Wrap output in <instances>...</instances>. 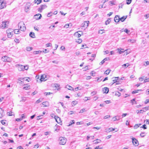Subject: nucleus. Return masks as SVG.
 <instances>
[{"mask_svg":"<svg viewBox=\"0 0 149 149\" xmlns=\"http://www.w3.org/2000/svg\"><path fill=\"white\" fill-rule=\"evenodd\" d=\"M33 49V48L32 47H26V50L28 51H30L32 50Z\"/></svg>","mask_w":149,"mask_h":149,"instance_id":"obj_37","label":"nucleus"},{"mask_svg":"<svg viewBox=\"0 0 149 149\" xmlns=\"http://www.w3.org/2000/svg\"><path fill=\"white\" fill-rule=\"evenodd\" d=\"M13 113L11 111L7 113L8 115H9V116H12L14 115V114H13Z\"/></svg>","mask_w":149,"mask_h":149,"instance_id":"obj_34","label":"nucleus"},{"mask_svg":"<svg viewBox=\"0 0 149 149\" xmlns=\"http://www.w3.org/2000/svg\"><path fill=\"white\" fill-rule=\"evenodd\" d=\"M111 21V19L110 18H108L107 20L105 22V24L107 25L109 23V22Z\"/></svg>","mask_w":149,"mask_h":149,"instance_id":"obj_35","label":"nucleus"},{"mask_svg":"<svg viewBox=\"0 0 149 149\" xmlns=\"http://www.w3.org/2000/svg\"><path fill=\"white\" fill-rule=\"evenodd\" d=\"M8 38H11L13 34V30L11 29H8L6 31Z\"/></svg>","mask_w":149,"mask_h":149,"instance_id":"obj_2","label":"nucleus"},{"mask_svg":"<svg viewBox=\"0 0 149 149\" xmlns=\"http://www.w3.org/2000/svg\"><path fill=\"white\" fill-rule=\"evenodd\" d=\"M78 32H77L75 33L74 34V35L77 38H79L81 36V35L80 34L78 33Z\"/></svg>","mask_w":149,"mask_h":149,"instance_id":"obj_23","label":"nucleus"},{"mask_svg":"<svg viewBox=\"0 0 149 149\" xmlns=\"http://www.w3.org/2000/svg\"><path fill=\"white\" fill-rule=\"evenodd\" d=\"M42 52V51H40V50L36 51H34L33 52V54H40Z\"/></svg>","mask_w":149,"mask_h":149,"instance_id":"obj_24","label":"nucleus"},{"mask_svg":"<svg viewBox=\"0 0 149 149\" xmlns=\"http://www.w3.org/2000/svg\"><path fill=\"white\" fill-rule=\"evenodd\" d=\"M1 60L3 61L10 62L11 61V59L10 58L6 56L2 57L1 58Z\"/></svg>","mask_w":149,"mask_h":149,"instance_id":"obj_4","label":"nucleus"},{"mask_svg":"<svg viewBox=\"0 0 149 149\" xmlns=\"http://www.w3.org/2000/svg\"><path fill=\"white\" fill-rule=\"evenodd\" d=\"M120 119V116H119L117 115L114 117H113L112 118V120L114 121L118 120Z\"/></svg>","mask_w":149,"mask_h":149,"instance_id":"obj_11","label":"nucleus"},{"mask_svg":"<svg viewBox=\"0 0 149 149\" xmlns=\"http://www.w3.org/2000/svg\"><path fill=\"white\" fill-rule=\"evenodd\" d=\"M97 92L95 91H93L91 93V95L92 96H93L96 94Z\"/></svg>","mask_w":149,"mask_h":149,"instance_id":"obj_50","label":"nucleus"},{"mask_svg":"<svg viewBox=\"0 0 149 149\" xmlns=\"http://www.w3.org/2000/svg\"><path fill=\"white\" fill-rule=\"evenodd\" d=\"M111 71V70L110 69H108L107 70L104 72V74H106L107 75H108L109 74Z\"/></svg>","mask_w":149,"mask_h":149,"instance_id":"obj_31","label":"nucleus"},{"mask_svg":"<svg viewBox=\"0 0 149 149\" xmlns=\"http://www.w3.org/2000/svg\"><path fill=\"white\" fill-rule=\"evenodd\" d=\"M41 101H42L40 99L36 101V102H35V103H39L41 102Z\"/></svg>","mask_w":149,"mask_h":149,"instance_id":"obj_57","label":"nucleus"},{"mask_svg":"<svg viewBox=\"0 0 149 149\" xmlns=\"http://www.w3.org/2000/svg\"><path fill=\"white\" fill-rule=\"evenodd\" d=\"M52 45V44L50 43H49L46 44V46L47 47H49L50 46H51Z\"/></svg>","mask_w":149,"mask_h":149,"instance_id":"obj_49","label":"nucleus"},{"mask_svg":"<svg viewBox=\"0 0 149 149\" xmlns=\"http://www.w3.org/2000/svg\"><path fill=\"white\" fill-rule=\"evenodd\" d=\"M42 104L43 105V107H47L49 106V104L48 102L46 101L43 102L42 103Z\"/></svg>","mask_w":149,"mask_h":149,"instance_id":"obj_17","label":"nucleus"},{"mask_svg":"<svg viewBox=\"0 0 149 149\" xmlns=\"http://www.w3.org/2000/svg\"><path fill=\"white\" fill-rule=\"evenodd\" d=\"M1 123L3 125H5L6 123L5 120H1Z\"/></svg>","mask_w":149,"mask_h":149,"instance_id":"obj_55","label":"nucleus"},{"mask_svg":"<svg viewBox=\"0 0 149 149\" xmlns=\"http://www.w3.org/2000/svg\"><path fill=\"white\" fill-rule=\"evenodd\" d=\"M26 100V98L25 97H22V100L20 101V102H24Z\"/></svg>","mask_w":149,"mask_h":149,"instance_id":"obj_38","label":"nucleus"},{"mask_svg":"<svg viewBox=\"0 0 149 149\" xmlns=\"http://www.w3.org/2000/svg\"><path fill=\"white\" fill-rule=\"evenodd\" d=\"M59 144L60 145H65L67 141L66 139L63 137H61L59 138Z\"/></svg>","mask_w":149,"mask_h":149,"instance_id":"obj_3","label":"nucleus"},{"mask_svg":"<svg viewBox=\"0 0 149 149\" xmlns=\"http://www.w3.org/2000/svg\"><path fill=\"white\" fill-rule=\"evenodd\" d=\"M29 68V67L27 65L24 66L23 65V71L24 70H27Z\"/></svg>","mask_w":149,"mask_h":149,"instance_id":"obj_44","label":"nucleus"},{"mask_svg":"<svg viewBox=\"0 0 149 149\" xmlns=\"http://www.w3.org/2000/svg\"><path fill=\"white\" fill-rule=\"evenodd\" d=\"M124 31L128 34L130 32V31L128 30V29L126 28L124 30Z\"/></svg>","mask_w":149,"mask_h":149,"instance_id":"obj_40","label":"nucleus"},{"mask_svg":"<svg viewBox=\"0 0 149 149\" xmlns=\"http://www.w3.org/2000/svg\"><path fill=\"white\" fill-rule=\"evenodd\" d=\"M126 0L127 1L126 3L127 4H130L131 3V1H132V0Z\"/></svg>","mask_w":149,"mask_h":149,"instance_id":"obj_47","label":"nucleus"},{"mask_svg":"<svg viewBox=\"0 0 149 149\" xmlns=\"http://www.w3.org/2000/svg\"><path fill=\"white\" fill-rule=\"evenodd\" d=\"M29 36L33 38H35V33L33 32H31L29 33Z\"/></svg>","mask_w":149,"mask_h":149,"instance_id":"obj_22","label":"nucleus"},{"mask_svg":"<svg viewBox=\"0 0 149 149\" xmlns=\"http://www.w3.org/2000/svg\"><path fill=\"white\" fill-rule=\"evenodd\" d=\"M29 6H26L25 8V11L26 12H27L29 10Z\"/></svg>","mask_w":149,"mask_h":149,"instance_id":"obj_29","label":"nucleus"},{"mask_svg":"<svg viewBox=\"0 0 149 149\" xmlns=\"http://www.w3.org/2000/svg\"><path fill=\"white\" fill-rule=\"evenodd\" d=\"M93 142H95L94 143L95 144H97L101 142V140L99 139H97L96 140H94Z\"/></svg>","mask_w":149,"mask_h":149,"instance_id":"obj_25","label":"nucleus"},{"mask_svg":"<svg viewBox=\"0 0 149 149\" xmlns=\"http://www.w3.org/2000/svg\"><path fill=\"white\" fill-rule=\"evenodd\" d=\"M146 124H149V120L146 119L144 121Z\"/></svg>","mask_w":149,"mask_h":149,"instance_id":"obj_59","label":"nucleus"},{"mask_svg":"<svg viewBox=\"0 0 149 149\" xmlns=\"http://www.w3.org/2000/svg\"><path fill=\"white\" fill-rule=\"evenodd\" d=\"M110 117H111V116L110 115L106 116L104 117V119H107V118H109Z\"/></svg>","mask_w":149,"mask_h":149,"instance_id":"obj_52","label":"nucleus"},{"mask_svg":"<svg viewBox=\"0 0 149 149\" xmlns=\"http://www.w3.org/2000/svg\"><path fill=\"white\" fill-rule=\"evenodd\" d=\"M47 79V76L45 74H44L41 75L40 80L42 81L46 80Z\"/></svg>","mask_w":149,"mask_h":149,"instance_id":"obj_8","label":"nucleus"},{"mask_svg":"<svg viewBox=\"0 0 149 149\" xmlns=\"http://www.w3.org/2000/svg\"><path fill=\"white\" fill-rule=\"evenodd\" d=\"M4 115V113L3 110L1 108H0V118H1Z\"/></svg>","mask_w":149,"mask_h":149,"instance_id":"obj_15","label":"nucleus"},{"mask_svg":"<svg viewBox=\"0 0 149 149\" xmlns=\"http://www.w3.org/2000/svg\"><path fill=\"white\" fill-rule=\"evenodd\" d=\"M18 26L19 27V29L22 31H24L26 30L25 24L23 22H19L18 24Z\"/></svg>","mask_w":149,"mask_h":149,"instance_id":"obj_1","label":"nucleus"},{"mask_svg":"<svg viewBox=\"0 0 149 149\" xmlns=\"http://www.w3.org/2000/svg\"><path fill=\"white\" fill-rule=\"evenodd\" d=\"M9 23L7 21L3 22L2 24L1 25V28H7L8 26Z\"/></svg>","mask_w":149,"mask_h":149,"instance_id":"obj_6","label":"nucleus"},{"mask_svg":"<svg viewBox=\"0 0 149 149\" xmlns=\"http://www.w3.org/2000/svg\"><path fill=\"white\" fill-rule=\"evenodd\" d=\"M130 65L128 64V63H127L126 64H124L122 65V66H124L125 68H126L127 67L129 66Z\"/></svg>","mask_w":149,"mask_h":149,"instance_id":"obj_39","label":"nucleus"},{"mask_svg":"<svg viewBox=\"0 0 149 149\" xmlns=\"http://www.w3.org/2000/svg\"><path fill=\"white\" fill-rule=\"evenodd\" d=\"M130 102L132 103V105L136 104V102L135 101V99H133L131 100L130 101Z\"/></svg>","mask_w":149,"mask_h":149,"instance_id":"obj_28","label":"nucleus"},{"mask_svg":"<svg viewBox=\"0 0 149 149\" xmlns=\"http://www.w3.org/2000/svg\"><path fill=\"white\" fill-rule=\"evenodd\" d=\"M148 81H149V78L145 79L144 80V81L143 83H145L146 82H148Z\"/></svg>","mask_w":149,"mask_h":149,"instance_id":"obj_62","label":"nucleus"},{"mask_svg":"<svg viewBox=\"0 0 149 149\" xmlns=\"http://www.w3.org/2000/svg\"><path fill=\"white\" fill-rule=\"evenodd\" d=\"M52 93H50V92H49V93H44V94L46 95H50L51 94H52Z\"/></svg>","mask_w":149,"mask_h":149,"instance_id":"obj_63","label":"nucleus"},{"mask_svg":"<svg viewBox=\"0 0 149 149\" xmlns=\"http://www.w3.org/2000/svg\"><path fill=\"white\" fill-rule=\"evenodd\" d=\"M65 88L70 90H74L73 88L71 86L68 85L66 86Z\"/></svg>","mask_w":149,"mask_h":149,"instance_id":"obj_20","label":"nucleus"},{"mask_svg":"<svg viewBox=\"0 0 149 149\" xmlns=\"http://www.w3.org/2000/svg\"><path fill=\"white\" fill-rule=\"evenodd\" d=\"M14 41L16 43H19V40L17 38H15L14 40Z\"/></svg>","mask_w":149,"mask_h":149,"instance_id":"obj_54","label":"nucleus"},{"mask_svg":"<svg viewBox=\"0 0 149 149\" xmlns=\"http://www.w3.org/2000/svg\"><path fill=\"white\" fill-rule=\"evenodd\" d=\"M141 125V124H136L134 126V129H136L139 127Z\"/></svg>","mask_w":149,"mask_h":149,"instance_id":"obj_26","label":"nucleus"},{"mask_svg":"<svg viewBox=\"0 0 149 149\" xmlns=\"http://www.w3.org/2000/svg\"><path fill=\"white\" fill-rule=\"evenodd\" d=\"M82 40L80 38H79V39H78L76 40V41L78 43H80L82 42Z\"/></svg>","mask_w":149,"mask_h":149,"instance_id":"obj_36","label":"nucleus"},{"mask_svg":"<svg viewBox=\"0 0 149 149\" xmlns=\"http://www.w3.org/2000/svg\"><path fill=\"white\" fill-rule=\"evenodd\" d=\"M112 79L113 81V84L115 82H117V81H116V79H114V77H113L112 78Z\"/></svg>","mask_w":149,"mask_h":149,"instance_id":"obj_61","label":"nucleus"},{"mask_svg":"<svg viewBox=\"0 0 149 149\" xmlns=\"http://www.w3.org/2000/svg\"><path fill=\"white\" fill-rule=\"evenodd\" d=\"M69 24H66L65 25L64 27L66 28H67L69 27Z\"/></svg>","mask_w":149,"mask_h":149,"instance_id":"obj_64","label":"nucleus"},{"mask_svg":"<svg viewBox=\"0 0 149 149\" xmlns=\"http://www.w3.org/2000/svg\"><path fill=\"white\" fill-rule=\"evenodd\" d=\"M144 77H140L139 78V80L140 81H142L144 79Z\"/></svg>","mask_w":149,"mask_h":149,"instance_id":"obj_56","label":"nucleus"},{"mask_svg":"<svg viewBox=\"0 0 149 149\" xmlns=\"http://www.w3.org/2000/svg\"><path fill=\"white\" fill-rule=\"evenodd\" d=\"M77 103V101H73L72 102V106H74Z\"/></svg>","mask_w":149,"mask_h":149,"instance_id":"obj_33","label":"nucleus"},{"mask_svg":"<svg viewBox=\"0 0 149 149\" xmlns=\"http://www.w3.org/2000/svg\"><path fill=\"white\" fill-rule=\"evenodd\" d=\"M13 31H14V33L16 34H18L20 32L19 30L17 29H15L14 30H13Z\"/></svg>","mask_w":149,"mask_h":149,"instance_id":"obj_30","label":"nucleus"},{"mask_svg":"<svg viewBox=\"0 0 149 149\" xmlns=\"http://www.w3.org/2000/svg\"><path fill=\"white\" fill-rule=\"evenodd\" d=\"M75 113V111H71L70 112L68 113V114L71 115L73 113Z\"/></svg>","mask_w":149,"mask_h":149,"instance_id":"obj_53","label":"nucleus"},{"mask_svg":"<svg viewBox=\"0 0 149 149\" xmlns=\"http://www.w3.org/2000/svg\"><path fill=\"white\" fill-rule=\"evenodd\" d=\"M132 140V143L135 146H138L139 145V143L138 140L135 138H131Z\"/></svg>","mask_w":149,"mask_h":149,"instance_id":"obj_5","label":"nucleus"},{"mask_svg":"<svg viewBox=\"0 0 149 149\" xmlns=\"http://www.w3.org/2000/svg\"><path fill=\"white\" fill-rule=\"evenodd\" d=\"M115 95L118 96V97L120 96L121 95V93L118 92H116L115 93Z\"/></svg>","mask_w":149,"mask_h":149,"instance_id":"obj_41","label":"nucleus"},{"mask_svg":"<svg viewBox=\"0 0 149 149\" xmlns=\"http://www.w3.org/2000/svg\"><path fill=\"white\" fill-rule=\"evenodd\" d=\"M23 79H24L25 81L28 82H29L30 80V78L29 77H24L23 78Z\"/></svg>","mask_w":149,"mask_h":149,"instance_id":"obj_46","label":"nucleus"},{"mask_svg":"<svg viewBox=\"0 0 149 149\" xmlns=\"http://www.w3.org/2000/svg\"><path fill=\"white\" fill-rule=\"evenodd\" d=\"M141 127L143 128L144 129H147L146 126V125L144 124L142 126H141Z\"/></svg>","mask_w":149,"mask_h":149,"instance_id":"obj_51","label":"nucleus"},{"mask_svg":"<svg viewBox=\"0 0 149 149\" xmlns=\"http://www.w3.org/2000/svg\"><path fill=\"white\" fill-rule=\"evenodd\" d=\"M18 68L19 71H23V65H18Z\"/></svg>","mask_w":149,"mask_h":149,"instance_id":"obj_18","label":"nucleus"},{"mask_svg":"<svg viewBox=\"0 0 149 149\" xmlns=\"http://www.w3.org/2000/svg\"><path fill=\"white\" fill-rule=\"evenodd\" d=\"M109 5H111V6H112L115 5V4L114 3V1H109Z\"/></svg>","mask_w":149,"mask_h":149,"instance_id":"obj_42","label":"nucleus"},{"mask_svg":"<svg viewBox=\"0 0 149 149\" xmlns=\"http://www.w3.org/2000/svg\"><path fill=\"white\" fill-rule=\"evenodd\" d=\"M149 64V62L148 61H147L145 62V63L144 65H147Z\"/></svg>","mask_w":149,"mask_h":149,"instance_id":"obj_60","label":"nucleus"},{"mask_svg":"<svg viewBox=\"0 0 149 149\" xmlns=\"http://www.w3.org/2000/svg\"><path fill=\"white\" fill-rule=\"evenodd\" d=\"M41 15L40 14H38L34 16V18L36 20L40 19L41 17Z\"/></svg>","mask_w":149,"mask_h":149,"instance_id":"obj_12","label":"nucleus"},{"mask_svg":"<svg viewBox=\"0 0 149 149\" xmlns=\"http://www.w3.org/2000/svg\"><path fill=\"white\" fill-rule=\"evenodd\" d=\"M47 7V6L46 5H42L40 6V7L38 8V10L39 12H41L42 10L45 9Z\"/></svg>","mask_w":149,"mask_h":149,"instance_id":"obj_9","label":"nucleus"},{"mask_svg":"<svg viewBox=\"0 0 149 149\" xmlns=\"http://www.w3.org/2000/svg\"><path fill=\"white\" fill-rule=\"evenodd\" d=\"M6 3L4 2V0H0V8L2 9L6 7Z\"/></svg>","mask_w":149,"mask_h":149,"instance_id":"obj_7","label":"nucleus"},{"mask_svg":"<svg viewBox=\"0 0 149 149\" xmlns=\"http://www.w3.org/2000/svg\"><path fill=\"white\" fill-rule=\"evenodd\" d=\"M42 1V0H35L34 3H37V4H40Z\"/></svg>","mask_w":149,"mask_h":149,"instance_id":"obj_27","label":"nucleus"},{"mask_svg":"<svg viewBox=\"0 0 149 149\" xmlns=\"http://www.w3.org/2000/svg\"><path fill=\"white\" fill-rule=\"evenodd\" d=\"M141 90H135L134 91L132 92V93L134 94V93H138L139 91H141Z\"/></svg>","mask_w":149,"mask_h":149,"instance_id":"obj_43","label":"nucleus"},{"mask_svg":"<svg viewBox=\"0 0 149 149\" xmlns=\"http://www.w3.org/2000/svg\"><path fill=\"white\" fill-rule=\"evenodd\" d=\"M117 50H118V52L120 54L124 52V51H121L120 50V49H119V48H118Z\"/></svg>","mask_w":149,"mask_h":149,"instance_id":"obj_48","label":"nucleus"},{"mask_svg":"<svg viewBox=\"0 0 149 149\" xmlns=\"http://www.w3.org/2000/svg\"><path fill=\"white\" fill-rule=\"evenodd\" d=\"M54 118L58 123H59L61 122V118L57 116H55L54 117Z\"/></svg>","mask_w":149,"mask_h":149,"instance_id":"obj_13","label":"nucleus"},{"mask_svg":"<svg viewBox=\"0 0 149 149\" xmlns=\"http://www.w3.org/2000/svg\"><path fill=\"white\" fill-rule=\"evenodd\" d=\"M145 136L144 132H141L140 134V136L142 137H144Z\"/></svg>","mask_w":149,"mask_h":149,"instance_id":"obj_45","label":"nucleus"},{"mask_svg":"<svg viewBox=\"0 0 149 149\" xmlns=\"http://www.w3.org/2000/svg\"><path fill=\"white\" fill-rule=\"evenodd\" d=\"M115 130V128H109L108 129H105L106 130V132H110L111 131H114Z\"/></svg>","mask_w":149,"mask_h":149,"instance_id":"obj_19","label":"nucleus"},{"mask_svg":"<svg viewBox=\"0 0 149 149\" xmlns=\"http://www.w3.org/2000/svg\"><path fill=\"white\" fill-rule=\"evenodd\" d=\"M128 42H131L132 43L135 42L136 40L134 39H130L128 40Z\"/></svg>","mask_w":149,"mask_h":149,"instance_id":"obj_32","label":"nucleus"},{"mask_svg":"<svg viewBox=\"0 0 149 149\" xmlns=\"http://www.w3.org/2000/svg\"><path fill=\"white\" fill-rule=\"evenodd\" d=\"M103 93H107L109 91V88L107 87H104L102 89Z\"/></svg>","mask_w":149,"mask_h":149,"instance_id":"obj_14","label":"nucleus"},{"mask_svg":"<svg viewBox=\"0 0 149 149\" xmlns=\"http://www.w3.org/2000/svg\"><path fill=\"white\" fill-rule=\"evenodd\" d=\"M127 16H123L121 18H120V20L122 22H123L127 18Z\"/></svg>","mask_w":149,"mask_h":149,"instance_id":"obj_21","label":"nucleus"},{"mask_svg":"<svg viewBox=\"0 0 149 149\" xmlns=\"http://www.w3.org/2000/svg\"><path fill=\"white\" fill-rule=\"evenodd\" d=\"M89 22L88 21H85L81 24V27H84L86 28L88 26Z\"/></svg>","mask_w":149,"mask_h":149,"instance_id":"obj_10","label":"nucleus"},{"mask_svg":"<svg viewBox=\"0 0 149 149\" xmlns=\"http://www.w3.org/2000/svg\"><path fill=\"white\" fill-rule=\"evenodd\" d=\"M127 115H128V114L127 113H123L122 115V118H123L124 117H125Z\"/></svg>","mask_w":149,"mask_h":149,"instance_id":"obj_58","label":"nucleus"},{"mask_svg":"<svg viewBox=\"0 0 149 149\" xmlns=\"http://www.w3.org/2000/svg\"><path fill=\"white\" fill-rule=\"evenodd\" d=\"M114 21L116 22H118L120 20V18L119 17V16L116 15L114 17Z\"/></svg>","mask_w":149,"mask_h":149,"instance_id":"obj_16","label":"nucleus"}]
</instances>
